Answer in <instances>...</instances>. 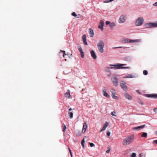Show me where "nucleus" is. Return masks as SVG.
Instances as JSON below:
<instances>
[{"mask_svg":"<svg viewBox=\"0 0 157 157\" xmlns=\"http://www.w3.org/2000/svg\"><path fill=\"white\" fill-rule=\"evenodd\" d=\"M134 140V136L131 135L127 136L123 141L122 144L124 146H127L130 144Z\"/></svg>","mask_w":157,"mask_h":157,"instance_id":"obj_1","label":"nucleus"},{"mask_svg":"<svg viewBox=\"0 0 157 157\" xmlns=\"http://www.w3.org/2000/svg\"><path fill=\"white\" fill-rule=\"evenodd\" d=\"M105 44L104 42L102 40H99L97 44V47L99 52L102 53L104 52L103 48Z\"/></svg>","mask_w":157,"mask_h":157,"instance_id":"obj_2","label":"nucleus"},{"mask_svg":"<svg viewBox=\"0 0 157 157\" xmlns=\"http://www.w3.org/2000/svg\"><path fill=\"white\" fill-rule=\"evenodd\" d=\"M140 41V40L137 39L136 40H130L128 38H123L121 40L120 42L122 43H128L134 42H138Z\"/></svg>","mask_w":157,"mask_h":157,"instance_id":"obj_3","label":"nucleus"},{"mask_svg":"<svg viewBox=\"0 0 157 157\" xmlns=\"http://www.w3.org/2000/svg\"><path fill=\"white\" fill-rule=\"evenodd\" d=\"M146 28H151L157 27V21L155 23H147L145 24Z\"/></svg>","mask_w":157,"mask_h":157,"instance_id":"obj_4","label":"nucleus"},{"mask_svg":"<svg viewBox=\"0 0 157 157\" xmlns=\"http://www.w3.org/2000/svg\"><path fill=\"white\" fill-rule=\"evenodd\" d=\"M144 21L143 18L141 17H140L136 20L135 24L137 26H140L143 23Z\"/></svg>","mask_w":157,"mask_h":157,"instance_id":"obj_5","label":"nucleus"},{"mask_svg":"<svg viewBox=\"0 0 157 157\" xmlns=\"http://www.w3.org/2000/svg\"><path fill=\"white\" fill-rule=\"evenodd\" d=\"M125 64H119V65H116V68L119 69H129L130 67H123L122 66L125 65Z\"/></svg>","mask_w":157,"mask_h":157,"instance_id":"obj_6","label":"nucleus"},{"mask_svg":"<svg viewBox=\"0 0 157 157\" xmlns=\"http://www.w3.org/2000/svg\"><path fill=\"white\" fill-rule=\"evenodd\" d=\"M112 80L114 86H117L118 85V80L116 77H112Z\"/></svg>","mask_w":157,"mask_h":157,"instance_id":"obj_7","label":"nucleus"},{"mask_svg":"<svg viewBox=\"0 0 157 157\" xmlns=\"http://www.w3.org/2000/svg\"><path fill=\"white\" fill-rule=\"evenodd\" d=\"M125 16L122 15L120 17L119 20V22L120 23H124L125 21Z\"/></svg>","mask_w":157,"mask_h":157,"instance_id":"obj_8","label":"nucleus"},{"mask_svg":"<svg viewBox=\"0 0 157 157\" xmlns=\"http://www.w3.org/2000/svg\"><path fill=\"white\" fill-rule=\"evenodd\" d=\"M104 25V22L103 20H101L99 23V24L98 25V28L101 29V31L103 30V26Z\"/></svg>","mask_w":157,"mask_h":157,"instance_id":"obj_9","label":"nucleus"},{"mask_svg":"<svg viewBox=\"0 0 157 157\" xmlns=\"http://www.w3.org/2000/svg\"><path fill=\"white\" fill-rule=\"evenodd\" d=\"M145 125H143L140 126H138L137 127H135L132 128V129L133 130H139L141 129H142L144 127Z\"/></svg>","mask_w":157,"mask_h":157,"instance_id":"obj_10","label":"nucleus"},{"mask_svg":"<svg viewBox=\"0 0 157 157\" xmlns=\"http://www.w3.org/2000/svg\"><path fill=\"white\" fill-rule=\"evenodd\" d=\"M109 123L108 122L106 121L105 124H104L103 127L102 128V129L101 130L100 132H102L103 131L105 130L106 128L109 125Z\"/></svg>","mask_w":157,"mask_h":157,"instance_id":"obj_11","label":"nucleus"},{"mask_svg":"<svg viewBox=\"0 0 157 157\" xmlns=\"http://www.w3.org/2000/svg\"><path fill=\"white\" fill-rule=\"evenodd\" d=\"M102 94L104 96L106 97L107 98H108L109 97V95L107 93V90L105 88L103 89Z\"/></svg>","mask_w":157,"mask_h":157,"instance_id":"obj_12","label":"nucleus"},{"mask_svg":"<svg viewBox=\"0 0 157 157\" xmlns=\"http://www.w3.org/2000/svg\"><path fill=\"white\" fill-rule=\"evenodd\" d=\"M120 86L123 90H127V86L125 85V83H121Z\"/></svg>","mask_w":157,"mask_h":157,"instance_id":"obj_13","label":"nucleus"},{"mask_svg":"<svg viewBox=\"0 0 157 157\" xmlns=\"http://www.w3.org/2000/svg\"><path fill=\"white\" fill-rule=\"evenodd\" d=\"M147 97L149 98L151 97L154 98H157V94H147Z\"/></svg>","mask_w":157,"mask_h":157,"instance_id":"obj_14","label":"nucleus"},{"mask_svg":"<svg viewBox=\"0 0 157 157\" xmlns=\"http://www.w3.org/2000/svg\"><path fill=\"white\" fill-rule=\"evenodd\" d=\"M90 53L91 56L93 57V58L94 59H96L97 58V56L94 51H91L90 52Z\"/></svg>","mask_w":157,"mask_h":157,"instance_id":"obj_15","label":"nucleus"},{"mask_svg":"<svg viewBox=\"0 0 157 157\" xmlns=\"http://www.w3.org/2000/svg\"><path fill=\"white\" fill-rule=\"evenodd\" d=\"M126 98L128 100H132V97L130 95L127 94L125 93L124 94Z\"/></svg>","mask_w":157,"mask_h":157,"instance_id":"obj_16","label":"nucleus"},{"mask_svg":"<svg viewBox=\"0 0 157 157\" xmlns=\"http://www.w3.org/2000/svg\"><path fill=\"white\" fill-rule=\"evenodd\" d=\"M89 33L90 34V36L92 37L94 36V33L93 30L91 29L90 28L89 29Z\"/></svg>","mask_w":157,"mask_h":157,"instance_id":"obj_17","label":"nucleus"},{"mask_svg":"<svg viewBox=\"0 0 157 157\" xmlns=\"http://www.w3.org/2000/svg\"><path fill=\"white\" fill-rule=\"evenodd\" d=\"M135 77V76L134 75H131L130 74H128L126 76V78H134Z\"/></svg>","mask_w":157,"mask_h":157,"instance_id":"obj_18","label":"nucleus"},{"mask_svg":"<svg viewBox=\"0 0 157 157\" xmlns=\"http://www.w3.org/2000/svg\"><path fill=\"white\" fill-rule=\"evenodd\" d=\"M115 94H112V97L113 99H118V97H117V96H116Z\"/></svg>","mask_w":157,"mask_h":157,"instance_id":"obj_19","label":"nucleus"},{"mask_svg":"<svg viewBox=\"0 0 157 157\" xmlns=\"http://www.w3.org/2000/svg\"><path fill=\"white\" fill-rule=\"evenodd\" d=\"M147 133L146 132H143L141 135V137H146L147 136Z\"/></svg>","mask_w":157,"mask_h":157,"instance_id":"obj_20","label":"nucleus"},{"mask_svg":"<svg viewBox=\"0 0 157 157\" xmlns=\"http://www.w3.org/2000/svg\"><path fill=\"white\" fill-rule=\"evenodd\" d=\"M115 26V24L114 23H111L109 25L110 27L111 28H113Z\"/></svg>","mask_w":157,"mask_h":157,"instance_id":"obj_21","label":"nucleus"},{"mask_svg":"<svg viewBox=\"0 0 157 157\" xmlns=\"http://www.w3.org/2000/svg\"><path fill=\"white\" fill-rule=\"evenodd\" d=\"M111 66H112L113 67H108L109 68H110L111 69H113V68H115V69H118V68H116L115 66L116 65H119V64H117V65H111Z\"/></svg>","mask_w":157,"mask_h":157,"instance_id":"obj_22","label":"nucleus"},{"mask_svg":"<svg viewBox=\"0 0 157 157\" xmlns=\"http://www.w3.org/2000/svg\"><path fill=\"white\" fill-rule=\"evenodd\" d=\"M143 73L144 75H147L148 74V72L147 70H144L143 71Z\"/></svg>","mask_w":157,"mask_h":157,"instance_id":"obj_23","label":"nucleus"},{"mask_svg":"<svg viewBox=\"0 0 157 157\" xmlns=\"http://www.w3.org/2000/svg\"><path fill=\"white\" fill-rule=\"evenodd\" d=\"M116 112L115 111L112 112L111 113V114L113 116L116 117V115L115 114Z\"/></svg>","mask_w":157,"mask_h":157,"instance_id":"obj_24","label":"nucleus"},{"mask_svg":"<svg viewBox=\"0 0 157 157\" xmlns=\"http://www.w3.org/2000/svg\"><path fill=\"white\" fill-rule=\"evenodd\" d=\"M114 0H106L104 2V3H108L110 2H112Z\"/></svg>","mask_w":157,"mask_h":157,"instance_id":"obj_25","label":"nucleus"},{"mask_svg":"<svg viewBox=\"0 0 157 157\" xmlns=\"http://www.w3.org/2000/svg\"><path fill=\"white\" fill-rule=\"evenodd\" d=\"M111 92L112 93V94H116L115 90L113 89L111 90Z\"/></svg>","mask_w":157,"mask_h":157,"instance_id":"obj_26","label":"nucleus"},{"mask_svg":"<svg viewBox=\"0 0 157 157\" xmlns=\"http://www.w3.org/2000/svg\"><path fill=\"white\" fill-rule=\"evenodd\" d=\"M139 157H145V155L143 153H141L139 155Z\"/></svg>","mask_w":157,"mask_h":157,"instance_id":"obj_27","label":"nucleus"},{"mask_svg":"<svg viewBox=\"0 0 157 157\" xmlns=\"http://www.w3.org/2000/svg\"><path fill=\"white\" fill-rule=\"evenodd\" d=\"M89 144H90V146L91 147H94V146H95L94 144L93 143H89Z\"/></svg>","mask_w":157,"mask_h":157,"instance_id":"obj_28","label":"nucleus"},{"mask_svg":"<svg viewBox=\"0 0 157 157\" xmlns=\"http://www.w3.org/2000/svg\"><path fill=\"white\" fill-rule=\"evenodd\" d=\"M136 154L135 153H133L132 155H131V157H136Z\"/></svg>","mask_w":157,"mask_h":157,"instance_id":"obj_29","label":"nucleus"},{"mask_svg":"<svg viewBox=\"0 0 157 157\" xmlns=\"http://www.w3.org/2000/svg\"><path fill=\"white\" fill-rule=\"evenodd\" d=\"M153 111L155 113H157V108H154Z\"/></svg>","mask_w":157,"mask_h":157,"instance_id":"obj_30","label":"nucleus"},{"mask_svg":"<svg viewBox=\"0 0 157 157\" xmlns=\"http://www.w3.org/2000/svg\"><path fill=\"white\" fill-rule=\"evenodd\" d=\"M107 135L108 136H110V132L109 131H108L107 132Z\"/></svg>","mask_w":157,"mask_h":157,"instance_id":"obj_31","label":"nucleus"},{"mask_svg":"<svg viewBox=\"0 0 157 157\" xmlns=\"http://www.w3.org/2000/svg\"><path fill=\"white\" fill-rule=\"evenodd\" d=\"M110 24V22L109 21H107L106 22V25H108L109 24Z\"/></svg>","mask_w":157,"mask_h":157,"instance_id":"obj_32","label":"nucleus"},{"mask_svg":"<svg viewBox=\"0 0 157 157\" xmlns=\"http://www.w3.org/2000/svg\"><path fill=\"white\" fill-rule=\"evenodd\" d=\"M153 143H155L156 144H157V140H154L153 141Z\"/></svg>","mask_w":157,"mask_h":157,"instance_id":"obj_33","label":"nucleus"},{"mask_svg":"<svg viewBox=\"0 0 157 157\" xmlns=\"http://www.w3.org/2000/svg\"><path fill=\"white\" fill-rule=\"evenodd\" d=\"M153 6H157V2H155V3H154L153 4Z\"/></svg>","mask_w":157,"mask_h":157,"instance_id":"obj_34","label":"nucleus"},{"mask_svg":"<svg viewBox=\"0 0 157 157\" xmlns=\"http://www.w3.org/2000/svg\"><path fill=\"white\" fill-rule=\"evenodd\" d=\"M110 151V149H108V150L106 151V152L107 153H109V152Z\"/></svg>","mask_w":157,"mask_h":157,"instance_id":"obj_35","label":"nucleus"},{"mask_svg":"<svg viewBox=\"0 0 157 157\" xmlns=\"http://www.w3.org/2000/svg\"><path fill=\"white\" fill-rule=\"evenodd\" d=\"M136 92L138 93L139 94H140V91L139 90H136Z\"/></svg>","mask_w":157,"mask_h":157,"instance_id":"obj_36","label":"nucleus"},{"mask_svg":"<svg viewBox=\"0 0 157 157\" xmlns=\"http://www.w3.org/2000/svg\"><path fill=\"white\" fill-rule=\"evenodd\" d=\"M122 48L121 47H118L113 48Z\"/></svg>","mask_w":157,"mask_h":157,"instance_id":"obj_37","label":"nucleus"},{"mask_svg":"<svg viewBox=\"0 0 157 157\" xmlns=\"http://www.w3.org/2000/svg\"><path fill=\"white\" fill-rule=\"evenodd\" d=\"M140 104L141 105L143 104V103L142 102H141V103H140Z\"/></svg>","mask_w":157,"mask_h":157,"instance_id":"obj_38","label":"nucleus"},{"mask_svg":"<svg viewBox=\"0 0 157 157\" xmlns=\"http://www.w3.org/2000/svg\"><path fill=\"white\" fill-rule=\"evenodd\" d=\"M156 134L157 135V131H156Z\"/></svg>","mask_w":157,"mask_h":157,"instance_id":"obj_39","label":"nucleus"}]
</instances>
